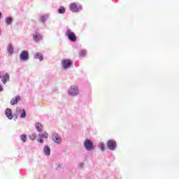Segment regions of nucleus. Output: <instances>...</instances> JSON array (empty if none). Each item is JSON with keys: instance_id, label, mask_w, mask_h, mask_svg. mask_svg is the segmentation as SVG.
I'll list each match as a JSON object with an SVG mask.
<instances>
[{"instance_id": "nucleus-1", "label": "nucleus", "mask_w": 179, "mask_h": 179, "mask_svg": "<svg viewBox=\"0 0 179 179\" xmlns=\"http://www.w3.org/2000/svg\"><path fill=\"white\" fill-rule=\"evenodd\" d=\"M73 64V62L71 59H63L62 61V65L64 68V69H69V68H71L72 66V64Z\"/></svg>"}, {"instance_id": "nucleus-2", "label": "nucleus", "mask_w": 179, "mask_h": 179, "mask_svg": "<svg viewBox=\"0 0 179 179\" xmlns=\"http://www.w3.org/2000/svg\"><path fill=\"white\" fill-rule=\"evenodd\" d=\"M66 36L69 38L70 41H73L75 43L76 41V35L71 31V29H68L66 32Z\"/></svg>"}, {"instance_id": "nucleus-3", "label": "nucleus", "mask_w": 179, "mask_h": 179, "mask_svg": "<svg viewBox=\"0 0 179 179\" xmlns=\"http://www.w3.org/2000/svg\"><path fill=\"white\" fill-rule=\"evenodd\" d=\"M84 146L87 150H92L94 149L93 142L90 139H85L84 141Z\"/></svg>"}, {"instance_id": "nucleus-4", "label": "nucleus", "mask_w": 179, "mask_h": 179, "mask_svg": "<svg viewBox=\"0 0 179 179\" xmlns=\"http://www.w3.org/2000/svg\"><path fill=\"white\" fill-rule=\"evenodd\" d=\"M107 145L110 150H114L117 148V143L114 140H109Z\"/></svg>"}, {"instance_id": "nucleus-5", "label": "nucleus", "mask_w": 179, "mask_h": 179, "mask_svg": "<svg viewBox=\"0 0 179 179\" xmlns=\"http://www.w3.org/2000/svg\"><path fill=\"white\" fill-rule=\"evenodd\" d=\"M20 58L21 61H27V59H29V52L26 50L21 52Z\"/></svg>"}, {"instance_id": "nucleus-6", "label": "nucleus", "mask_w": 179, "mask_h": 179, "mask_svg": "<svg viewBox=\"0 0 179 179\" xmlns=\"http://www.w3.org/2000/svg\"><path fill=\"white\" fill-rule=\"evenodd\" d=\"M69 94H70V96H78V87L71 86L69 90Z\"/></svg>"}, {"instance_id": "nucleus-7", "label": "nucleus", "mask_w": 179, "mask_h": 179, "mask_svg": "<svg viewBox=\"0 0 179 179\" xmlns=\"http://www.w3.org/2000/svg\"><path fill=\"white\" fill-rule=\"evenodd\" d=\"M5 114L6 117L8 118V120H13V115L12 114V109L7 108L5 111Z\"/></svg>"}, {"instance_id": "nucleus-8", "label": "nucleus", "mask_w": 179, "mask_h": 179, "mask_svg": "<svg viewBox=\"0 0 179 179\" xmlns=\"http://www.w3.org/2000/svg\"><path fill=\"white\" fill-rule=\"evenodd\" d=\"M52 139L55 143H61V137L57 134H54L52 135Z\"/></svg>"}, {"instance_id": "nucleus-9", "label": "nucleus", "mask_w": 179, "mask_h": 179, "mask_svg": "<svg viewBox=\"0 0 179 179\" xmlns=\"http://www.w3.org/2000/svg\"><path fill=\"white\" fill-rule=\"evenodd\" d=\"M69 8L71 12H78L79 10V8H78V5H76V3H71L70 4Z\"/></svg>"}, {"instance_id": "nucleus-10", "label": "nucleus", "mask_w": 179, "mask_h": 179, "mask_svg": "<svg viewBox=\"0 0 179 179\" xmlns=\"http://www.w3.org/2000/svg\"><path fill=\"white\" fill-rule=\"evenodd\" d=\"M19 100H20V96H15V97H13V98L10 100V104H11V106H15V104H17V101H19Z\"/></svg>"}, {"instance_id": "nucleus-11", "label": "nucleus", "mask_w": 179, "mask_h": 179, "mask_svg": "<svg viewBox=\"0 0 179 179\" xmlns=\"http://www.w3.org/2000/svg\"><path fill=\"white\" fill-rule=\"evenodd\" d=\"M35 127L38 131V132H41V131H43L44 126H43V124H41V123H36L35 124Z\"/></svg>"}, {"instance_id": "nucleus-12", "label": "nucleus", "mask_w": 179, "mask_h": 179, "mask_svg": "<svg viewBox=\"0 0 179 179\" xmlns=\"http://www.w3.org/2000/svg\"><path fill=\"white\" fill-rule=\"evenodd\" d=\"M34 58L36 59H39V61H43V59H44V57L40 52H36L34 56Z\"/></svg>"}, {"instance_id": "nucleus-13", "label": "nucleus", "mask_w": 179, "mask_h": 179, "mask_svg": "<svg viewBox=\"0 0 179 179\" xmlns=\"http://www.w3.org/2000/svg\"><path fill=\"white\" fill-rule=\"evenodd\" d=\"M34 38L35 41H40V40H42L43 37L38 33H36L34 35Z\"/></svg>"}, {"instance_id": "nucleus-14", "label": "nucleus", "mask_w": 179, "mask_h": 179, "mask_svg": "<svg viewBox=\"0 0 179 179\" xmlns=\"http://www.w3.org/2000/svg\"><path fill=\"white\" fill-rule=\"evenodd\" d=\"M9 80V75L6 73V75L2 78L1 81L3 82V85H6V82Z\"/></svg>"}, {"instance_id": "nucleus-15", "label": "nucleus", "mask_w": 179, "mask_h": 179, "mask_svg": "<svg viewBox=\"0 0 179 179\" xmlns=\"http://www.w3.org/2000/svg\"><path fill=\"white\" fill-rule=\"evenodd\" d=\"M43 152H44V153H45L46 155L50 156V154L51 153V150L50 149V148L48 146L46 145L43 148Z\"/></svg>"}, {"instance_id": "nucleus-16", "label": "nucleus", "mask_w": 179, "mask_h": 179, "mask_svg": "<svg viewBox=\"0 0 179 179\" xmlns=\"http://www.w3.org/2000/svg\"><path fill=\"white\" fill-rule=\"evenodd\" d=\"M29 138L31 141H36V139H37V134L32 133L29 136Z\"/></svg>"}, {"instance_id": "nucleus-17", "label": "nucleus", "mask_w": 179, "mask_h": 179, "mask_svg": "<svg viewBox=\"0 0 179 179\" xmlns=\"http://www.w3.org/2000/svg\"><path fill=\"white\" fill-rule=\"evenodd\" d=\"M7 50L9 52V54H10V55L13 54V46H12V45L9 44L7 47Z\"/></svg>"}, {"instance_id": "nucleus-18", "label": "nucleus", "mask_w": 179, "mask_h": 179, "mask_svg": "<svg viewBox=\"0 0 179 179\" xmlns=\"http://www.w3.org/2000/svg\"><path fill=\"white\" fill-rule=\"evenodd\" d=\"M5 23H6V24H11L12 17H7L5 20Z\"/></svg>"}, {"instance_id": "nucleus-19", "label": "nucleus", "mask_w": 179, "mask_h": 179, "mask_svg": "<svg viewBox=\"0 0 179 179\" xmlns=\"http://www.w3.org/2000/svg\"><path fill=\"white\" fill-rule=\"evenodd\" d=\"M20 139L21 141H22V142H26V141L27 140V135L26 134H23L22 136H20Z\"/></svg>"}, {"instance_id": "nucleus-20", "label": "nucleus", "mask_w": 179, "mask_h": 179, "mask_svg": "<svg viewBox=\"0 0 179 179\" xmlns=\"http://www.w3.org/2000/svg\"><path fill=\"white\" fill-rule=\"evenodd\" d=\"M38 136L42 137V138H45V139H47L48 138V133L45 131L43 134H39Z\"/></svg>"}, {"instance_id": "nucleus-21", "label": "nucleus", "mask_w": 179, "mask_h": 179, "mask_svg": "<svg viewBox=\"0 0 179 179\" xmlns=\"http://www.w3.org/2000/svg\"><path fill=\"white\" fill-rule=\"evenodd\" d=\"M80 58H83L84 57H86V51L85 50L80 51Z\"/></svg>"}, {"instance_id": "nucleus-22", "label": "nucleus", "mask_w": 179, "mask_h": 179, "mask_svg": "<svg viewBox=\"0 0 179 179\" xmlns=\"http://www.w3.org/2000/svg\"><path fill=\"white\" fill-rule=\"evenodd\" d=\"M59 13H65V8H64L63 6L60 7L58 10Z\"/></svg>"}, {"instance_id": "nucleus-23", "label": "nucleus", "mask_w": 179, "mask_h": 179, "mask_svg": "<svg viewBox=\"0 0 179 179\" xmlns=\"http://www.w3.org/2000/svg\"><path fill=\"white\" fill-rule=\"evenodd\" d=\"M21 118H24L26 117V110L23 109L20 115Z\"/></svg>"}, {"instance_id": "nucleus-24", "label": "nucleus", "mask_w": 179, "mask_h": 179, "mask_svg": "<svg viewBox=\"0 0 179 179\" xmlns=\"http://www.w3.org/2000/svg\"><path fill=\"white\" fill-rule=\"evenodd\" d=\"M37 142H40V143H44V140L42 137L39 136V138L37 139Z\"/></svg>"}, {"instance_id": "nucleus-25", "label": "nucleus", "mask_w": 179, "mask_h": 179, "mask_svg": "<svg viewBox=\"0 0 179 179\" xmlns=\"http://www.w3.org/2000/svg\"><path fill=\"white\" fill-rule=\"evenodd\" d=\"M99 148L102 150V152H104V148H105L104 143H101L99 145Z\"/></svg>"}, {"instance_id": "nucleus-26", "label": "nucleus", "mask_w": 179, "mask_h": 179, "mask_svg": "<svg viewBox=\"0 0 179 179\" xmlns=\"http://www.w3.org/2000/svg\"><path fill=\"white\" fill-rule=\"evenodd\" d=\"M40 20H41V22H43L44 23V22H45V20H46L45 16L41 17Z\"/></svg>"}, {"instance_id": "nucleus-27", "label": "nucleus", "mask_w": 179, "mask_h": 179, "mask_svg": "<svg viewBox=\"0 0 179 179\" xmlns=\"http://www.w3.org/2000/svg\"><path fill=\"white\" fill-rule=\"evenodd\" d=\"M3 88H2V86L0 85V92H3Z\"/></svg>"}, {"instance_id": "nucleus-28", "label": "nucleus", "mask_w": 179, "mask_h": 179, "mask_svg": "<svg viewBox=\"0 0 179 179\" xmlns=\"http://www.w3.org/2000/svg\"><path fill=\"white\" fill-rule=\"evenodd\" d=\"M1 17H2V13L1 12H0V19H1Z\"/></svg>"}, {"instance_id": "nucleus-29", "label": "nucleus", "mask_w": 179, "mask_h": 179, "mask_svg": "<svg viewBox=\"0 0 179 179\" xmlns=\"http://www.w3.org/2000/svg\"><path fill=\"white\" fill-rule=\"evenodd\" d=\"M0 34H1V28H0Z\"/></svg>"}, {"instance_id": "nucleus-30", "label": "nucleus", "mask_w": 179, "mask_h": 179, "mask_svg": "<svg viewBox=\"0 0 179 179\" xmlns=\"http://www.w3.org/2000/svg\"><path fill=\"white\" fill-rule=\"evenodd\" d=\"M2 78V76H0V78Z\"/></svg>"}]
</instances>
